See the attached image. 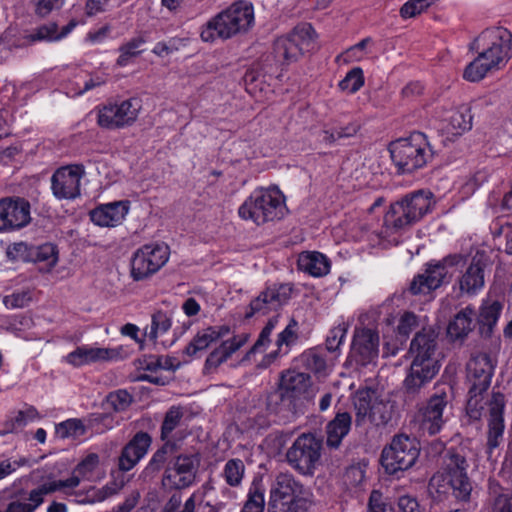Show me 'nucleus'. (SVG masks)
Masks as SVG:
<instances>
[{"label": "nucleus", "mask_w": 512, "mask_h": 512, "mask_svg": "<svg viewBox=\"0 0 512 512\" xmlns=\"http://www.w3.org/2000/svg\"><path fill=\"white\" fill-rule=\"evenodd\" d=\"M409 353L412 361L402 383L406 402L419 398L440 371L438 332L431 327L418 331L410 343Z\"/></svg>", "instance_id": "f257e3e1"}, {"label": "nucleus", "mask_w": 512, "mask_h": 512, "mask_svg": "<svg viewBox=\"0 0 512 512\" xmlns=\"http://www.w3.org/2000/svg\"><path fill=\"white\" fill-rule=\"evenodd\" d=\"M433 194L429 190H417L404 195L392 203L383 220L381 236L406 230L426 215L432 204Z\"/></svg>", "instance_id": "f03ea898"}, {"label": "nucleus", "mask_w": 512, "mask_h": 512, "mask_svg": "<svg viewBox=\"0 0 512 512\" xmlns=\"http://www.w3.org/2000/svg\"><path fill=\"white\" fill-rule=\"evenodd\" d=\"M313 503V493L292 474L280 473L273 482L268 512H307Z\"/></svg>", "instance_id": "7ed1b4c3"}, {"label": "nucleus", "mask_w": 512, "mask_h": 512, "mask_svg": "<svg viewBox=\"0 0 512 512\" xmlns=\"http://www.w3.org/2000/svg\"><path fill=\"white\" fill-rule=\"evenodd\" d=\"M467 461L457 454L449 453L441 471L436 472L429 481V489L438 494L452 493L455 498L467 501L472 491V484L467 476Z\"/></svg>", "instance_id": "20e7f679"}, {"label": "nucleus", "mask_w": 512, "mask_h": 512, "mask_svg": "<svg viewBox=\"0 0 512 512\" xmlns=\"http://www.w3.org/2000/svg\"><path fill=\"white\" fill-rule=\"evenodd\" d=\"M389 151L397 171L402 174L423 168L433 157V150L422 132H413L407 138L391 142Z\"/></svg>", "instance_id": "39448f33"}, {"label": "nucleus", "mask_w": 512, "mask_h": 512, "mask_svg": "<svg viewBox=\"0 0 512 512\" xmlns=\"http://www.w3.org/2000/svg\"><path fill=\"white\" fill-rule=\"evenodd\" d=\"M284 208V196L277 187L259 188L242 203L238 214L243 220H251L257 225H262L280 219L284 214Z\"/></svg>", "instance_id": "423d86ee"}, {"label": "nucleus", "mask_w": 512, "mask_h": 512, "mask_svg": "<svg viewBox=\"0 0 512 512\" xmlns=\"http://www.w3.org/2000/svg\"><path fill=\"white\" fill-rule=\"evenodd\" d=\"M253 20L252 6L237 3L212 18L202 29L200 36L205 42L214 41L217 37L228 39L246 31Z\"/></svg>", "instance_id": "0eeeda50"}, {"label": "nucleus", "mask_w": 512, "mask_h": 512, "mask_svg": "<svg viewBox=\"0 0 512 512\" xmlns=\"http://www.w3.org/2000/svg\"><path fill=\"white\" fill-rule=\"evenodd\" d=\"M420 444L415 437L406 434L393 436L389 445L382 450L380 462L385 472L396 475L412 468L420 455Z\"/></svg>", "instance_id": "6e6552de"}, {"label": "nucleus", "mask_w": 512, "mask_h": 512, "mask_svg": "<svg viewBox=\"0 0 512 512\" xmlns=\"http://www.w3.org/2000/svg\"><path fill=\"white\" fill-rule=\"evenodd\" d=\"M487 47L482 50V79L502 70L512 57V34L503 27L482 31Z\"/></svg>", "instance_id": "1a4fd4ad"}, {"label": "nucleus", "mask_w": 512, "mask_h": 512, "mask_svg": "<svg viewBox=\"0 0 512 512\" xmlns=\"http://www.w3.org/2000/svg\"><path fill=\"white\" fill-rule=\"evenodd\" d=\"M315 37L316 32L310 23L297 25L291 32L275 40V58L286 65L296 62L312 48Z\"/></svg>", "instance_id": "9d476101"}, {"label": "nucleus", "mask_w": 512, "mask_h": 512, "mask_svg": "<svg viewBox=\"0 0 512 512\" xmlns=\"http://www.w3.org/2000/svg\"><path fill=\"white\" fill-rule=\"evenodd\" d=\"M322 440L312 433H303L296 438L286 452L288 464L302 475H312L320 462Z\"/></svg>", "instance_id": "9b49d317"}, {"label": "nucleus", "mask_w": 512, "mask_h": 512, "mask_svg": "<svg viewBox=\"0 0 512 512\" xmlns=\"http://www.w3.org/2000/svg\"><path fill=\"white\" fill-rule=\"evenodd\" d=\"M170 248L165 243H149L138 248L130 261L134 281L149 279L168 261Z\"/></svg>", "instance_id": "f8f14e48"}, {"label": "nucleus", "mask_w": 512, "mask_h": 512, "mask_svg": "<svg viewBox=\"0 0 512 512\" xmlns=\"http://www.w3.org/2000/svg\"><path fill=\"white\" fill-rule=\"evenodd\" d=\"M356 410L355 424L362 426L369 421L374 426H384L391 419L388 405L381 400L373 389L359 390L354 397Z\"/></svg>", "instance_id": "ddd939ff"}, {"label": "nucleus", "mask_w": 512, "mask_h": 512, "mask_svg": "<svg viewBox=\"0 0 512 512\" xmlns=\"http://www.w3.org/2000/svg\"><path fill=\"white\" fill-rule=\"evenodd\" d=\"M293 285L290 283L274 284L251 301L249 311L245 317L250 318L254 315H266L272 311L279 310L283 305L287 304L291 298Z\"/></svg>", "instance_id": "4468645a"}, {"label": "nucleus", "mask_w": 512, "mask_h": 512, "mask_svg": "<svg viewBox=\"0 0 512 512\" xmlns=\"http://www.w3.org/2000/svg\"><path fill=\"white\" fill-rule=\"evenodd\" d=\"M141 109L140 100L131 98L117 104L105 105L98 112V124L107 129H115L132 124Z\"/></svg>", "instance_id": "2eb2a0df"}, {"label": "nucleus", "mask_w": 512, "mask_h": 512, "mask_svg": "<svg viewBox=\"0 0 512 512\" xmlns=\"http://www.w3.org/2000/svg\"><path fill=\"white\" fill-rule=\"evenodd\" d=\"M30 203L20 197L0 199V232L14 231L30 223Z\"/></svg>", "instance_id": "dca6fc26"}, {"label": "nucleus", "mask_w": 512, "mask_h": 512, "mask_svg": "<svg viewBox=\"0 0 512 512\" xmlns=\"http://www.w3.org/2000/svg\"><path fill=\"white\" fill-rule=\"evenodd\" d=\"M488 407L487 415V453L490 455L493 449L497 448L503 441L505 430L504 410L505 396L501 392H493L486 401Z\"/></svg>", "instance_id": "f3484780"}, {"label": "nucleus", "mask_w": 512, "mask_h": 512, "mask_svg": "<svg viewBox=\"0 0 512 512\" xmlns=\"http://www.w3.org/2000/svg\"><path fill=\"white\" fill-rule=\"evenodd\" d=\"M466 371V378L470 386L468 388L465 415L462 418V422L465 425H470L480 421V369L477 354H471L466 364Z\"/></svg>", "instance_id": "a211bd4d"}, {"label": "nucleus", "mask_w": 512, "mask_h": 512, "mask_svg": "<svg viewBox=\"0 0 512 512\" xmlns=\"http://www.w3.org/2000/svg\"><path fill=\"white\" fill-rule=\"evenodd\" d=\"M84 174L82 166L61 167L52 175L51 188L57 199H74L80 195V181Z\"/></svg>", "instance_id": "6ab92c4d"}, {"label": "nucleus", "mask_w": 512, "mask_h": 512, "mask_svg": "<svg viewBox=\"0 0 512 512\" xmlns=\"http://www.w3.org/2000/svg\"><path fill=\"white\" fill-rule=\"evenodd\" d=\"M152 437L144 431H138L121 449L117 466L122 472L132 470L148 453Z\"/></svg>", "instance_id": "aec40b11"}, {"label": "nucleus", "mask_w": 512, "mask_h": 512, "mask_svg": "<svg viewBox=\"0 0 512 512\" xmlns=\"http://www.w3.org/2000/svg\"><path fill=\"white\" fill-rule=\"evenodd\" d=\"M450 278L451 276H448V271L438 261L430 262L426 264L423 274H418L413 278L409 291L413 295L428 294L439 288L446 281H449Z\"/></svg>", "instance_id": "412c9836"}, {"label": "nucleus", "mask_w": 512, "mask_h": 512, "mask_svg": "<svg viewBox=\"0 0 512 512\" xmlns=\"http://www.w3.org/2000/svg\"><path fill=\"white\" fill-rule=\"evenodd\" d=\"M265 405L267 413L276 418L275 422H291L296 416V402L293 396H288L279 387L267 394Z\"/></svg>", "instance_id": "4be33fe9"}, {"label": "nucleus", "mask_w": 512, "mask_h": 512, "mask_svg": "<svg viewBox=\"0 0 512 512\" xmlns=\"http://www.w3.org/2000/svg\"><path fill=\"white\" fill-rule=\"evenodd\" d=\"M249 333L234 335L231 339L223 341L206 358L204 369L211 372L226 362L236 351L243 347L249 340Z\"/></svg>", "instance_id": "5701e85b"}, {"label": "nucleus", "mask_w": 512, "mask_h": 512, "mask_svg": "<svg viewBox=\"0 0 512 512\" xmlns=\"http://www.w3.org/2000/svg\"><path fill=\"white\" fill-rule=\"evenodd\" d=\"M378 334L365 329L357 334L353 341V352L358 364L366 366L378 357Z\"/></svg>", "instance_id": "b1692460"}, {"label": "nucleus", "mask_w": 512, "mask_h": 512, "mask_svg": "<svg viewBox=\"0 0 512 512\" xmlns=\"http://www.w3.org/2000/svg\"><path fill=\"white\" fill-rule=\"evenodd\" d=\"M129 202L118 201L101 205L90 212L91 221L101 227L119 224L128 213Z\"/></svg>", "instance_id": "393cba45"}, {"label": "nucleus", "mask_w": 512, "mask_h": 512, "mask_svg": "<svg viewBox=\"0 0 512 512\" xmlns=\"http://www.w3.org/2000/svg\"><path fill=\"white\" fill-rule=\"evenodd\" d=\"M475 316V311L470 307L459 311L447 326L448 340L452 343L462 344L475 327Z\"/></svg>", "instance_id": "a878e982"}, {"label": "nucleus", "mask_w": 512, "mask_h": 512, "mask_svg": "<svg viewBox=\"0 0 512 512\" xmlns=\"http://www.w3.org/2000/svg\"><path fill=\"white\" fill-rule=\"evenodd\" d=\"M230 333L228 325L209 326L197 332L189 344L185 347L184 353L194 356L197 352L204 351L209 345L227 336Z\"/></svg>", "instance_id": "bb28decb"}, {"label": "nucleus", "mask_w": 512, "mask_h": 512, "mask_svg": "<svg viewBox=\"0 0 512 512\" xmlns=\"http://www.w3.org/2000/svg\"><path fill=\"white\" fill-rule=\"evenodd\" d=\"M352 417L348 412H338L335 417L327 424V446L338 448L351 429Z\"/></svg>", "instance_id": "cd10ccee"}, {"label": "nucleus", "mask_w": 512, "mask_h": 512, "mask_svg": "<svg viewBox=\"0 0 512 512\" xmlns=\"http://www.w3.org/2000/svg\"><path fill=\"white\" fill-rule=\"evenodd\" d=\"M310 386L311 378L309 374L296 371L282 373L279 383L281 391L285 392L288 396H293L295 402Z\"/></svg>", "instance_id": "c85d7f7f"}, {"label": "nucleus", "mask_w": 512, "mask_h": 512, "mask_svg": "<svg viewBox=\"0 0 512 512\" xmlns=\"http://www.w3.org/2000/svg\"><path fill=\"white\" fill-rule=\"evenodd\" d=\"M297 266L313 277H322L330 271V260L320 252H303L298 257Z\"/></svg>", "instance_id": "c756f323"}, {"label": "nucleus", "mask_w": 512, "mask_h": 512, "mask_svg": "<svg viewBox=\"0 0 512 512\" xmlns=\"http://www.w3.org/2000/svg\"><path fill=\"white\" fill-rule=\"evenodd\" d=\"M198 466V459L195 455H179L174 463V477H178L174 481L177 489L189 487L194 479Z\"/></svg>", "instance_id": "7c9ffc66"}, {"label": "nucleus", "mask_w": 512, "mask_h": 512, "mask_svg": "<svg viewBox=\"0 0 512 512\" xmlns=\"http://www.w3.org/2000/svg\"><path fill=\"white\" fill-rule=\"evenodd\" d=\"M477 250L463 275L459 278V289L462 294L475 296L480 288V258Z\"/></svg>", "instance_id": "2f4dec72"}, {"label": "nucleus", "mask_w": 512, "mask_h": 512, "mask_svg": "<svg viewBox=\"0 0 512 512\" xmlns=\"http://www.w3.org/2000/svg\"><path fill=\"white\" fill-rule=\"evenodd\" d=\"M30 262L37 263L40 271H51L58 262L57 247L52 243L33 246L30 252Z\"/></svg>", "instance_id": "473e14b6"}, {"label": "nucleus", "mask_w": 512, "mask_h": 512, "mask_svg": "<svg viewBox=\"0 0 512 512\" xmlns=\"http://www.w3.org/2000/svg\"><path fill=\"white\" fill-rule=\"evenodd\" d=\"M76 20H71L58 32V25L55 22L44 24L35 29L30 35L32 41H57L66 37L76 26Z\"/></svg>", "instance_id": "72a5a7b5"}, {"label": "nucleus", "mask_w": 512, "mask_h": 512, "mask_svg": "<svg viewBox=\"0 0 512 512\" xmlns=\"http://www.w3.org/2000/svg\"><path fill=\"white\" fill-rule=\"evenodd\" d=\"M175 443L167 441L152 455L146 467L142 470L140 478L144 481L150 480L162 469L166 462L167 455L175 449Z\"/></svg>", "instance_id": "f704fd0d"}, {"label": "nucleus", "mask_w": 512, "mask_h": 512, "mask_svg": "<svg viewBox=\"0 0 512 512\" xmlns=\"http://www.w3.org/2000/svg\"><path fill=\"white\" fill-rule=\"evenodd\" d=\"M502 487L495 481L489 480V511L488 512H512V495L502 492Z\"/></svg>", "instance_id": "c9c22d12"}, {"label": "nucleus", "mask_w": 512, "mask_h": 512, "mask_svg": "<svg viewBox=\"0 0 512 512\" xmlns=\"http://www.w3.org/2000/svg\"><path fill=\"white\" fill-rule=\"evenodd\" d=\"M493 350L489 353H482V392L487 390L491 384V378L498 364L497 354L501 349V339L497 336L493 341Z\"/></svg>", "instance_id": "e433bc0d"}, {"label": "nucleus", "mask_w": 512, "mask_h": 512, "mask_svg": "<svg viewBox=\"0 0 512 512\" xmlns=\"http://www.w3.org/2000/svg\"><path fill=\"white\" fill-rule=\"evenodd\" d=\"M503 309L500 301H493L490 305H482V329L486 327L485 335L491 337Z\"/></svg>", "instance_id": "4c0bfd02"}, {"label": "nucleus", "mask_w": 512, "mask_h": 512, "mask_svg": "<svg viewBox=\"0 0 512 512\" xmlns=\"http://www.w3.org/2000/svg\"><path fill=\"white\" fill-rule=\"evenodd\" d=\"M278 320L279 315H275L268 320L266 325L261 330L258 339L253 344V346L247 351L243 360H249L251 355L256 354L258 352H262L267 347V345L270 343V336L272 334V331L276 327Z\"/></svg>", "instance_id": "58836bf2"}, {"label": "nucleus", "mask_w": 512, "mask_h": 512, "mask_svg": "<svg viewBox=\"0 0 512 512\" xmlns=\"http://www.w3.org/2000/svg\"><path fill=\"white\" fill-rule=\"evenodd\" d=\"M184 416L182 407L172 406L165 413L162 425H161V440H166L170 434L180 425V422Z\"/></svg>", "instance_id": "ea45409f"}, {"label": "nucleus", "mask_w": 512, "mask_h": 512, "mask_svg": "<svg viewBox=\"0 0 512 512\" xmlns=\"http://www.w3.org/2000/svg\"><path fill=\"white\" fill-rule=\"evenodd\" d=\"M420 417V428L422 432L430 436L439 433L445 423L442 415L438 413L432 414L431 411L424 408L420 412Z\"/></svg>", "instance_id": "a19ab883"}, {"label": "nucleus", "mask_w": 512, "mask_h": 512, "mask_svg": "<svg viewBox=\"0 0 512 512\" xmlns=\"http://www.w3.org/2000/svg\"><path fill=\"white\" fill-rule=\"evenodd\" d=\"M105 403L114 412H117V413L124 412L133 403V396L127 390L119 389V390L110 392L106 396Z\"/></svg>", "instance_id": "79ce46f5"}, {"label": "nucleus", "mask_w": 512, "mask_h": 512, "mask_svg": "<svg viewBox=\"0 0 512 512\" xmlns=\"http://www.w3.org/2000/svg\"><path fill=\"white\" fill-rule=\"evenodd\" d=\"M146 42L143 36H139L131 39L129 42L120 46L119 51L120 55L117 59V65L124 67L126 66L130 59L138 56L142 50L139 48Z\"/></svg>", "instance_id": "37998d69"}, {"label": "nucleus", "mask_w": 512, "mask_h": 512, "mask_svg": "<svg viewBox=\"0 0 512 512\" xmlns=\"http://www.w3.org/2000/svg\"><path fill=\"white\" fill-rule=\"evenodd\" d=\"M171 325V318L166 312L156 311L151 317V328L148 337L156 341L159 335L166 333L171 328Z\"/></svg>", "instance_id": "c03bdc74"}, {"label": "nucleus", "mask_w": 512, "mask_h": 512, "mask_svg": "<svg viewBox=\"0 0 512 512\" xmlns=\"http://www.w3.org/2000/svg\"><path fill=\"white\" fill-rule=\"evenodd\" d=\"M451 388L443 387L438 388L437 391L430 396L424 409L431 411L432 414L438 413L443 416L444 410L451 401V397L448 394Z\"/></svg>", "instance_id": "a18cd8bd"}, {"label": "nucleus", "mask_w": 512, "mask_h": 512, "mask_svg": "<svg viewBox=\"0 0 512 512\" xmlns=\"http://www.w3.org/2000/svg\"><path fill=\"white\" fill-rule=\"evenodd\" d=\"M245 466L240 459H230L226 462L223 475L225 481L230 486H238L243 478Z\"/></svg>", "instance_id": "49530a36"}, {"label": "nucleus", "mask_w": 512, "mask_h": 512, "mask_svg": "<svg viewBox=\"0 0 512 512\" xmlns=\"http://www.w3.org/2000/svg\"><path fill=\"white\" fill-rule=\"evenodd\" d=\"M265 498L264 489L259 486L253 485L248 492L247 500L241 512H264Z\"/></svg>", "instance_id": "de8ad7c7"}, {"label": "nucleus", "mask_w": 512, "mask_h": 512, "mask_svg": "<svg viewBox=\"0 0 512 512\" xmlns=\"http://www.w3.org/2000/svg\"><path fill=\"white\" fill-rule=\"evenodd\" d=\"M364 85L363 70L360 67L351 69L344 79L339 82V88L351 94L357 92Z\"/></svg>", "instance_id": "09e8293b"}, {"label": "nucleus", "mask_w": 512, "mask_h": 512, "mask_svg": "<svg viewBox=\"0 0 512 512\" xmlns=\"http://www.w3.org/2000/svg\"><path fill=\"white\" fill-rule=\"evenodd\" d=\"M85 427L80 419H68L56 426V434L61 439L82 436Z\"/></svg>", "instance_id": "8fccbe9b"}, {"label": "nucleus", "mask_w": 512, "mask_h": 512, "mask_svg": "<svg viewBox=\"0 0 512 512\" xmlns=\"http://www.w3.org/2000/svg\"><path fill=\"white\" fill-rule=\"evenodd\" d=\"M301 362L307 370L316 374H320L326 369L325 358L312 349L301 355Z\"/></svg>", "instance_id": "3c124183"}, {"label": "nucleus", "mask_w": 512, "mask_h": 512, "mask_svg": "<svg viewBox=\"0 0 512 512\" xmlns=\"http://www.w3.org/2000/svg\"><path fill=\"white\" fill-rule=\"evenodd\" d=\"M449 125L452 128L453 134H462L465 131H468L472 127V116L470 115V111H455L450 116Z\"/></svg>", "instance_id": "603ef678"}, {"label": "nucleus", "mask_w": 512, "mask_h": 512, "mask_svg": "<svg viewBox=\"0 0 512 512\" xmlns=\"http://www.w3.org/2000/svg\"><path fill=\"white\" fill-rule=\"evenodd\" d=\"M82 349L84 351L85 358H87V363L112 360L117 358L119 355V352L116 349L111 348L82 346Z\"/></svg>", "instance_id": "864d4df0"}, {"label": "nucleus", "mask_w": 512, "mask_h": 512, "mask_svg": "<svg viewBox=\"0 0 512 512\" xmlns=\"http://www.w3.org/2000/svg\"><path fill=\"white\" fill-rule=\"evenodd\" d=\"M298 322L291 318L285 329L278 334L276 346L282 348L283 346L288 349L291 345L295 344L298 340Z\"/></svg>", "instance_id": "5fc2aeb1"}, {"label": "nucleus", "mask_w": 512, "mask_h": 512, "mask_svg": "<svg viewBox=\"0 0 512 512\" xmlns=\"http://www.w3.org/2000/svg\"><path fill=\"white\" fill-rule=\"evenodd\" d=\"M367 512H394L379 490H372L368 499Z\"/></svg>", "instance_id": "6e6d98bb"}, {"label": "nucleus", "mask_w": 512, "mask_h": 512, "mask_svg": "<svg viewBox=\"0 0 512 512\" xmlns=\"http://www.w3.org/2000/svg\"><path fill=\"white\" fill-rule=\"evenodd\" d=\"M431 5V0H409L400 9L404 19L416 17Z\"/></svg>", "instance_id": "4d7b16f0"}, {"label": "nucleus", "mask_w": 512, "mask_h": 512, "mask_svg": "<svg viewBox=\"0 0 512 512\" xmlns=\"http://www.w3.org/2000/svg\"><path fill=\"white\" fill-rule=\"evenodd\" d=\"M39 413L35 407L30 406L24 411H18L17 415L11 419V428L10 431H14L15 429L22 428L26 426L29 422H32L38 419Z\"/></svg>", "instance_id": "13d9d810"}, {"label": "nucleus", "mask_w": 512, "mask_h": 512, "mask_svg": "<svg viewBox=\"0 0 512 512\" xmlns=\"http://www.w3.org/2000/svg\"><path fill=\"white\" fill-rule=\"evenodd\" d=\"M61 480L51 481L40 485L39 487L30 491L32 498L37 502L36 505H41L44 502V496L51 494L55 491L61 490Z\"/></svg>", "instance_id": "bf43d9fd"}, {"label": "nucleus", "mask_w": 512, "mask_h": 512, "mask_svg": "<svg viewBox=\"0 0 512 512\" xmlns=\"http://www.w3.org/2000/svg\"><path fill=\"white\" fill-rule=\"evenodd\" d=\"M33 246L24 242L14 243L7 248V257L11 260L30 262V252Z\"/></svg>", "instance_id": "052dcab7"}, {"label": "nucleus", "mask_w": 512, "mask_h": 512, "mask_svg": "<svg viewBox=\"0 0 512 512\" xmlns=\"http://www.w3.org/2000/svg\"><path fill=\"white\" fill-rule=\"evenodd\" d=\"M98 463V455L95 453L89 454L75 467L74 473L80 475L83 479H86L95 470Z\"/></svg>", "instance_id": "680f3d73"}, {"label": "nucleus", "mask_w": 512, "mask_h": 512, "mask_svg": "<svg viewBox=\"0 0 512 512\" xmlns=\"http://www.w3.org/2000/svg\"><path fill=\"white\" fill-rule=\"evenodd\" d=\"M35 7V14L39 17L48 16L53 10L60 9L65 0H32Z\"/></svg>", "instance_id": "e2e57ef3"}, {"label": "nucleus", "mask_w": 512, "mask_h": 512, "mask_svg": "<svg viewBox=\"0 0 512 512\" xmlns=\"http://www.w3.org/2000/svg\"><path fill=\"white\" fill-rule=\"evenodd\" d=\"M343 479L347 486L357 487L365 479V470L360 465H351L346 469Z\"/></svg>", "instance_id": "0e129e2a"}, {"label": "nucleus", "mask_w": 512, "mask_h": 512, "mask_svg": "<svg viewBox=\"0 0 512 512\" xmlns=\"http://www.w3.org/2000/svg\"><path fill=\"white\" fill-rule=\"evenodd\" d=\"M417 326V316L413 312H405L399 320L397 330L400 335L408 336Z\"/></svg>", "instance_id": "69168bd1"}, {"label": "nucleus", "mask_w": 512, "mask_h": 512, "mask_svg": "<svg viewBox=\"0 0 512 512\" xmlns=\"http://www.w3.org/2000/svg\"><path fill=\"white\" fill-rule=\"evenodd\" d=\"M28 500L29 503L12 500L8 503L5 512H34L39 505H36L37 502L32 498L31 493H29Z\"/></svg>", "instance_id": "338daca9"}, {"label": "nucleus", "mask_w": 512, "mask_h": 512, "mask_svg": "<svg viewBox=\"0 0 512 512\" xmlns=\"http://www.w3.org/2000/svg\"><path fill=\"white\" fill-rule=\"evenodd\" d=\"M346 335V330L341 327H335L330 330L329 336L326 339V347L330 352H335L342 344Z\"/></svg>", "instance_id": "774afa93"}]
</instances>
